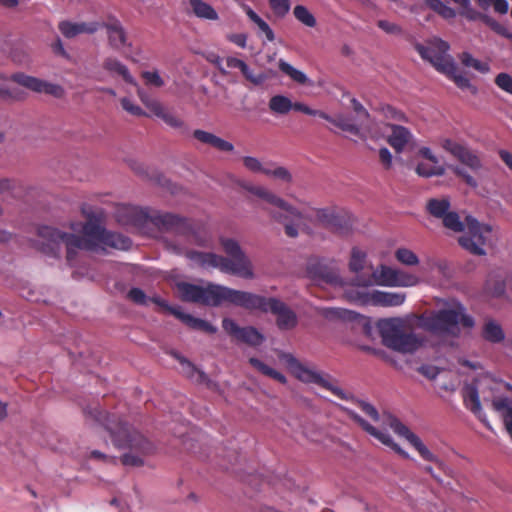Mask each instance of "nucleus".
Segmentation results:
<instances>
[{"mask_svg":"<svg viewBox=\"0 0 512 512\" xmlns=\"http://www.w3.org/2000/svg\"><path fill=\"white\" fill-rule=\"evenodd\" d=\"M439 145L447 152H449L451 155H453L455 158L459 156L461 151L464 149V145L453 141L449 138H441L439 139Z\"/></svg>","mask_w":512,"mask_h":512,"instance_id":"52","label":"nucleus"},{"mask_svg":"<svg viewBox=\"0 0 512 512\" xmlns=\"http://www.w3.org/2000/svg\"><path fill=\"white\" fill-rule=\"evenodd\" d=\"M427 210L428 212L436 217V218H443L449 211L450 208V202L448 199H430L427 202Z\"/></svg>","mask_w":512,"mask_h":512,"instance_id":"38","label":"nucleus"},{"mask_svg":"<svg viewBox=\"0 0 512 512\" xmlns=\"http://www.w3.org/2000/svg\"><path fill=\"white\" fill-rule=\"evenodd\" d=\"M465 230L466 234L459 238V244L472 254L484 255V246L491 234L490 226L480 224L475 218L467 216Z\"/></svg>","mask_w":512,"mask_h":512,"instance_id":"9","label":"nucleus"},{"mask_svg":"<svg viewBox=\"0 0 512 512\" xmlns=\"http://www.w3.org/2000/svg\"><path fill=\"white\" fill-rule=\"evenodd\" d=\"M377 25L380 29H382L387 34L391 35H399L402 33V29L399 25L389 22L387 20H379Z\"/></svg>","mask_w":512,"mask_h":512,"instance_id":"61","label":"nucleus"},{"mask_svg":"<svg viewBox=\"0 0 512 512\" xmlns=\"http://www.w3.org/2000/svg\"><path fill=\"white\" fill-rule=\"evenodd\" d=\"M181 364V373L190 379L191 381L198 383V384H205L208 387H214L215 384L210 381L207 377V375L199 370L197 367H195L189 360H187L185 357L179 355L178 353L174 352L172 354Z\"/></svg>","mask_w":512,"mask_h":512,"instance_id":"22","label":"nucleus"},{"mask_svg":"<svg viewBox=\"0 0 512 512\" xmlns=\"http://www.w3.org/2000/svg\"><path fill=\"white\" fill-rule=\"evenodd\" d=\"M72 227H81V235H66V250L70 246L80 249L99 252L107 248L127 250L131 246V240L119 233L107 231L96 222L88 221L85 224H71Z\"/></svg>","mask_w":512,"mask_h":512,"instance_id":"5","label":"nucleus"},{"mask_svg":"<svg viewBox=\"0 0 512 512\" xmlns=\"http://www.w3.org/2000/svg\"><path fill=\"white\" fill-rule=\"evenodd\" d=\"M177 290L180 298L186 302L206 306H219L223 302H229L248 310L271 312L276 316V325L280 330H292L298 323L296 313L286 303L275 297L267 298L213 283L201 286L180 282L177 283Z\"/></svg>","mask_w":512,"mask_h":512,"instance_id":"1","label":"nucleus"},{"mask_svg":"<svg viewBox=\"0 0 512 512\" xmlns=\"http://www.w3.org/2000/svg\"><path fill=\"white\" fill-rule=\"evenodd\" d=\"M456 159L473 171H478L482 168V163L479 157L466 146Z\"/></svg>","mask_w":512,"mask_h":512,"instance_id":"44","label":"nucleus"},{"mask_svg":"<svg viewBox=\"0 0 512 512\" xmlns=\"http://www.w3.org/2000/svg\"><path fill=\"white\" fill-rule=\"evenodd\" d=\"M463 397L465 406L474 413L486 427L491 429L490 424L486 420V415L483 413L477 388L473 385L465 387Z\"/></svg>","mask_w":512,"mask_h":512,"instance_id":"25","label":"nucleus"},{"mask_svg":"<svg viewBox=\"0 0 512 512\" xmlns=\"http://www.w3.org/2000/svg\"><path fill=\"white\" fill-rule=\"evenodd\" d=\"M100 28L98 22H67L66 38H74L82 34H93Z\"/></svg>","mask_w":512,"mask_h":512,"instance_id":"31","label":"nucleus"},{"mask_svg":"<svg viewBox=\"0 0 512 512\" xmlns=\"http://www.w3.org/2000/svg\"><path fill=\"white\" fill-rule=\"evenodd\" d=\"M10 79L36 93H44L53 97H61L64 90L62 86L27 75L23 72H17L11 75Z\"/></svg>","mask_w":512,"mask_h":512,"instance_id":"16","label":"nucleus"},{"mask_svg":"<svg viewBox=\"0 0 512 512\" xmlns=\"http://www.w3.org/2000/svg\"><path fill=\"white\" fill-rule=\"evenodd\" d=\"M427 265L430 270H435L442 276L448 274L449 267L446 261L431 258L427 260Z\"/></svg>","mask_w":512,"mask_h":512,"instance_id":"58","label":"nucleus"},{"mask_svg":"<svg viewBox=\"0 0 512 512\" xmlns=\"http://www.w3.org/2000/svg\"><path fill=\"white\" fill-rule=\"evenodd\" d=\"M387 424L396 434L405 438L424 460L433 462L440 468L445 469L444 462L432 453L423 441L397 417L388 415Z\"/></svg>","mask_w":512,"mask_h":512,"instance_id":"10","label":"nucleus"},{"mask_svg":"<svg viewBox=\"0 0 512 512\" xmlns=\"http://www.w3.org/2000/svg\"><path fill=\"white\" fill-rule=\"evenodd\" d=\"M292 374L303 383H314L320 387L329 390L335 396L344 400H353L358 407L374 422L380 420V414L371 403L355 399L352 395L346 393L336 382L327 374L317 370L314 366L306 365L298 361L293 355L285 354L283 356Z\"/></svg>","mask_w":512,"mask_h":512,"instance_id":"4","label":"nucleus"},{"mask_svg":"<svg viewBox=\"0 0 512 512\" xmlns=\"http://www.w3.org/2000/svg\"><path fill=\"white\" fill-rule=\"evenodd\" d=\"M268 107L274 114L285 115L292 110V101L289 97L278 94L270 98Z\"/></svg>","mask_w":512,"mask_h":512,"instance_id":"34","label":"nucleus"},{"mask_svg":"<svg viewBox=\"0 0 512 512\" xmlns=\"http://www.w3.org/2000/svg\"><path fill=\"white\" fill-rule=\"evenodd\" d=\"M172 315L177 317L179 320H181L184 324H186L188 327L195 329V330H201L207 333H215L216 328L212 326L209 322L202 320L200 318H195L194 316L184 313L179 310H173Z\"/></svg>","mask_w":512,"mask_h":512,"instance_id":"30","label":"nucleus"},{"mask_svg":"<svg viewBox=\"0 0 512 512\" xmlns=\"http://www.w3.org/2000/svg\"><path fill=\"white\" fill-rule=\"evenodd\" d=\"M442 220L443 225L454 232H462L466 229V222H461L460 217L456 212H448Z\"/></svg>","mask_w":512,"mask_h":512,"instance_id":"48","label":"nucleus"},{"mask_svg":"<svg viewBox=\"0 0 512 512\" xmlns=\"http://www.w3.org/2000/svg\"><path fill=\"white\" fill-rule=\"evenodd\" d=\"M153 114L162 119L165 122V124H167L173 129L180 130L182 133L188 131V127L184 120H182L180 117L167 110L162 103L159 105V107L155 110Z\"/></svg>","mask_w":512,"mask_h":512,"instance_id":"32","label":"nucleus"},{"mask_svg":"<svg viewBox=\"0 0 512 512\" xmlns=\"http://www.w3.org/2000/svg\"><path fill=\"white\" fill-rule=\"evenodd\" d=\"M122 108L129 114L136 116V117H142L146 116V112L136 103H134L130 98L123 97L120 100Z\"/></svg>","mask_w":512,"mask_h":512,"instance_id":"53","label":"nucleus"},{"mask_svg":"<svg viewBox=\"0 0 512 512\" xmlns=\"http://www.w3.org/2000/svg\"><path fill=\"white\" fill-rule=\"evenodd\" d=\"M445 76L450 78L454 81V83L457 85L460 89H467L469 90L473 95H476L478 93V89L475 85H473L470 80L464 76L461 73H457V66L455 64V61L453 62V71L452 73H443Z\"/></svg>","mask_w":512,"mask_h":512,"instance_id":"37","label":"nucleus"},{"mask_svg":"<svg viewBox=\"0 0 512 512\" xmlns=\"http://www.w3.org/2000/svg\"><path fill=\"white\" fill-rule=\"evenodd\" d=\"M378 328L385 346L401 353H413L423 345V339L410 332L401 318L382 319Z\"/></svg>","mask_w":512,"mask_h":512,"instance_id":"7","label":"nucleus"},{"mask_svg":"<svg viewBox=\"0 0 512 512\" xmlns=\"http://www.w3.org/2000/svg\"><path fill=\"white\" fill-rule=\"evenodd\" d=\"M116 218L123 225L137 224L148 218V211L134 205L123 204L118 206Z\"/></svg>","mask_w":512,"mask_h":512,"instance_id":"21","label":"nucleus"},{"mask_svg":"<svg viewBox=\"0 0 512 512\" xmlns=\"http://www.w3.org/2000/svg\"><path fill=\"white\" fill-rule=\"evenodd\" d=\"M128 298L136 304L149 305V297L139 288H132L128 293Z\"/></svg>","mask_w":512,"mask_h":512,"instance_id":"59","label":"nucleus"},{"mask_svg":"<svg viewBox=\"0 0 512 512\" xmlns=\"http://www.w3.org/2000/svg\"><path fill=\"white\" fill-rule=\"evenodd\" d=\"M242 162L244 167L252 173H261L284 184H290L293 181L292 173L286 167L276 163L262 162L252 156L243 157Z\"/></svg>","mask_w":512,"mask_h":512,"instance_id":"12","label":"nucleus"},{"mask_svg":"<svg viewBox=\"0 0 512 512\" xmlns=\"http://www.w3.org/2000/svg\"><path fill=\"white\" fill-rule=\"evenodd\" d=\"M237 340L245 342L252 346H258L264 341L263 335L254 327L242 328Z\"/></svg>","mask_w":512,"mask_h":512,"instance_id":"40","label":"nucleus"},{"mask_svg":"<svg viewBox=\"0 0 512 512\" xmlns=\"http://www.w3.org/2000/svg\"><path fill=\"white\" fill-rule=\"evenodd\" d=\"M110 46L115 50H122L128 44L127 33L118 20L105 25Z\"/></svg>","mask_w":512,"mask_h":512,"instance_id":"24","label":"nucleus"},{"mask_svg":"<svg viewBox=\"0 0 512 512\" xmlns=\"http://www.w3.org/2000/svg\"><path fill=\"white\" fill-rule=\"evenodd\" d=\"M142 78L145 80L146 85L161 88L165 85V81L161 77L158 71H143L141 73Z\"/></svg>","mask_w":512,"mask_h":512,"instance_id":"51","label":"nucleus"},{"mask_svg":"<svg viewBox=\"0 0 512 512\" xmlns=\"http://www.w3.org/2000/svg\"><path fill=\"white\" fill-rule=\"evenodd\" d=\"M349 298L362 305H375L383 307L399 306L405 301V294L399 292L373 291L371 293H357Z\"/></svg>","mask_w":512,"mask_h":512,"instance_id":"15","label":"nucleus"},{"mask_svg":"<svg viewBox=\"0 0 512 512\" xmlns=\"http://www.w3.org/2000/svg\"><path fill=\"white\" fill-rule=\"evenodd\" d=\"M343 411L346 415L357 423L365 432L379 440L382 444L392 448L396 453L409 458V454L405 452L397 443L394 442L393 438L387 432L376 429L374 426L369 424L365 419L358 415L355 411L343 407Z\"/></svg>","mask_w":512,"mask_h":512,"instance_id":"17","label":"nucleus"},{"mask_svg":"<svg viewBox=\"0 0 512 512\" xmlns=\"http://www.w3.org/2000/svg\"><path fill=\"white\" fill-rule=\"evenodd\" d=\"M316 216L320 222L328 227L334 228L336 226L337 218L326 210H319Z\"/></svg>","mask_w":512,"mask_h":512,"instance_id":"63","label":"nucleus"},{"mask_svg":"<svg viewBox=\"0 0 512 512\" xmlns=\"http://www.w3.org/2000/svg\"><path fill=\"white\" fill-rule=\"evenodd\" d=\"M386 126L390 130L387 136L388 144L396 152L401 153L412 142L413 134L408 128L398 124L388 123Z\"/></svg>","mask_w":512,"mask_h":512,"instance_id":"20","label":"nucleus"},{"mask_svg":"<svg viewBox=\"0 0 512 512\" xmlns=\"http://www.w3.org/2000/svg\"><path fill=\"white\" fill-rule=\"evenodd\" d=\"M460 60L464 66H466L468 68H473L480 73L486 74L490 71V66L487 62H482V61L474 58L468 52H463L460 55Z\"/></svg>","mask_w":512,"mask_h":512,"instance_id":"45","label":"nucleus"},{"mask_svg":"<svg viewBox=\"0 0 512 512\" xmlns=\"http://www.w3.org/2000/svg\"><path fill=\"white\" fill-rule=\"evenodd\" d=\"M249 362H250V364L254 368H256L262 374H264V375H266L268 377H271V378L277 380L278 382H280L282 384H285L287 382V378L282 373H280L277 370L269 367L268 365H266L265 363H263L259 359H257V358H250Z\"/></svg>","mask_w":512,"mask_h":512,"instance_id":"39","label":"nucleus"},{"mask_svg":"<svg viewBox=\"0 0 512 512\" xmlns=\"http://www.w3.org/2000/svg\"><path fill=\"white\" fill-rule=\"evenodd\" d=\"M421 282L420 278L406 271L395 269L392 287H413Z\"/></svg>","mask_w":512,"mask_h":512,"instance_id":"35","label":"nucleus"},{"mask_svg":"<svg viewBox=\"0 0 512 512\" xmlns=\"http://www.w3.org/2000/svg\"><path fill=\"white\" fill-rule=\"evenodd\" d=\"M383 115L387 119L395 120V121H407L406 116L401 112L396 110L392 106H386L382 109Z\"/></svg>","mask_w":512,"mask_h":512,"instance_id":"64","label":"nucleus"},{"mask_svg":"<svg viewBox=\"0 0 512 512\" xmlns=\"http://www.w3.org/2000/svg\"><path fill=\"white\" fill-rule=\"evenodd\" d=\"M185 256L190 261V265L201 269H219L223 273H243L244 267H233L229 265L226 258L212 252H201L196 250H188Z\"/></svg>","mask_w":512,"mask_h":512,"instance_id":"11","label":"nucleus"},{"mask_svg":"<svg viewBox=\"0 0 512 512\" xmlns=\"http://www.w3.org/2000/svg\"><path fill=\"white\" fill-rule=\"evenodd\" d=\"M373 267L367 262L366 253L358 248H353L351 251V258L349 261V268L355 273L354 284L358 286V278L360 276L367 277Z\"/></svg>","mask_w":512,"mask_h":512,"instance_id":"23","label":"nucleus"},{"mask_svg":"<svg viewBox=\"0 0 512 512\" xmlns=\"http://www.w3.org/2000/svg\"><path fill=\"white\" fill-rule=\"evenodd\" d=\"M243 188L271 206L266 209L267 213L271 219L283 226L288 237L296 238L300 233H309L308 215L305 211L294 207L264 186L248 184Z\"/></svg>","mask_w":512,"mask_h":512,"instance_id":"3","label":"nucleus"},{"mask_svg":"<svg viewBox=\"0 0 512 512\" xmlns=\"http://www.w3.org/2000/svg\"><path fill=\"white\" fill-rule=\"evenodd\" d=\"M416 173L425 178H429L432 176H443L445 174V168L442 165L438 164H426L419 163L415 169Z\"/></svg>","mask_w":512,"mask_h":512,"instance_id":"46","label":"nucleus"},{"mask_svg":"<svg viewBox=\"0 0 512 512\" xmlns=\"http://www.w3.org/2000/svg\"><path fill=\"white\" fill-rule=\"evenodd\" d=\"M154 225L161 229L170 230L176 229L183 225L181 218L170 213L153 212L148 213V218Z\"/></svg>","mask_w":512,"mask_h":512,"instance_id":"29","label":"nucleus"},{"mask_svg":"<svg viewBox=\"0 0 512 512\" xmlns=\"http://www.w3.org/2000/svg\"><path fill=\"white\" fill-rule=\"evenodd\" d=\"M478 18L483 19V21L499 35L506 37L507 34L509 33L507 28H505L503 25H501L500 23H498L496 20L492 19L489 16L480 14Z\"/></svg>","mask_w":512,"mask_h":512,"instance_id":"60","label":"nucleus"},{"mask_svg":"<svg viewBox=\"0 0 512 512\" xmlns=\"http://www.w3.org/2000/svg\"><path fill=\"white\" fill-rule=\"evenodd\" d=\"M415 50L421 58L428 61L440 73H452L453 57L448 53L449 44L437 37L430 38L424 43H416Z\"/></svg>","mask_w":512,"mask_h":512,"instance_id":"8","label":"nucleus"},{"mask_svg":"<svg viewBox=\"0 0 512 512\" xmlns=\"http://www.w3.org/2000/svg\"><path fill=\"white\" fill-rule=\"evenodd\" d=\"M273 12L279 16L284 17L290 10V0H268Z\"/></svg>","mask_w":512,"mask_h":512,"instance_id":"55","label":"nucleus"},{"mask_svg":"<svg viewBox=\"0 0 512 512\" xmlns=\"http://www.w3.org/2000/svg\"><path fill=\"white\" fill-rule=\"evenodd\" d=\"M84 412L87 421L100 424L110 433L116 446L120 448L128 447L138 453L129 452L124 454L122 457L124 465L140 466L143 464L142 456L153 451V445L140 433L130 429L125 423L116 420L114 417H110L98 404L88 406Z\"/></svg>","mask_w":512,"mask_h":512,"instance_id":"2","label":"nucleus"},{"mask_svg":"<svg viewBox=\"0 0 512 512\" xmlns=\"http://www.w3.org/2000/svg\"><path fill=\"white\" fill-rule=\"evenodd\" d=\"M137 87V95L141 102L148 108L152 113L155 112V110L159 107L161 104L160 101L157 99L151 98L147 92H145L141 87L138 86V84L135 86Z\"/></svg>","mask_w":512,"mask_h":512,"instance_id":"54","label":"nucleus"},{"mask_svg":"<svg viewBox=\"0 0 512 512\" xmlns=\"http://www.w3.org/2000/svg\"><path fill=\"white\" fill-rule=\"evenodd\" d=\"M0 98L6 101H21L25 99V93L17 88L7 85V77L0 75Z\"/></svg>","mask_w":512,"mask_h":512,"instance_id":"36","label":"nucleus"},{"mask_svg":"<svg viewBox=\"0 0 512 512\" xmlns=\"http://www.w3.org/2000/svg\"><path fill=\"white\" fill-rule=\"evenodd\" d=\"M293 15L297 21L307 27L313 28L317 24L315 16L304 5H296L293 9Z\"/></svg>","mask_w":512,"mask_h":512,"instance_id":"43","label":"nucleus"},{"mask_svg":"<svg viewBox=\"0 0 512 512\" xmlns=\"http://www.w3.org/2000/svg\"><path fill=\"white\" fill-rule=\"evenodd\" d=\"M451 170L454 174L461 177L465 183L473 188H476L478 186L477 181L469 175L462 167L460 166H451Z\"/></svg>","mask_w":512,"mask_h":512,"instance_id":"62","label":"nucleus"},{"mask_svg":"<svg viewBox=\"0 0 512 512\" xmlns=\"http://www.w3.org/2000/svg\"><path fill=\"white\" fill-rule=\"evenodd\" d=\"M11 58L12 60L20 65H26L29 64L31 61L30 52L28 48L22 44L16 45L11 50Z\"/></svg>","mask_w":512,"mask_h":512,"instance_id":"49","label":"nucleus"},{"mask_svg":"<svg viewBox=\"0 0 512 512\" xmlns=\"http://www.w3.org/2000/svg\"><path fill=\"white\" fill-rule=\"evenodd\" d=\"M452 1L462 8V11L460 12V14L465 16L469 20H475L480 16V14L472 8L470 0H452Z\"/></svg>","mask_w":512,"mask_h":512,"instance_id":"56","label":"nucleus"},{"mask_svg":"<svg viewBox=\"0 0 512 512\" xmlns=\"http://www.w3.org/2000/svg\"><path fill=\"white\" fill-rule=\"evenodd\" d=\"M371 272L367 277L360 276L358 278V286L359 287H370L374 285L379 286H389L392 287L395 268L380 265L377 268L370 267Z\"/></svg>","mask_w":512,"mask_h":512,"instance_id":"19","label":"nucleus"},{"mask_svg":"<svg viewBox=\"0 0 512 512\" xmlns=\"http://www.w3.org/2000/svg\"><path fill=\"white\" fill-rule=\"evenodd\" d=\"M193 137L203 143L210 145L220 151L224 152H232L234 150V146L232 143L216 136L211 132H207L205 130L196 129L193 131Z\"/></svg>","mask_w":512,"mask_h":512,"instance_id":"26","label":"nucleus"},{"mask_svg":"<svg viewBox=\"0 0 512 512\" xmlns=\"http://www.w3.org/2000/svg\"><path fill=\"white\" fill-rule=\"evenodd\" d=\"M495 84L503 91L512 94V77L507 73H499L495 78Z\"/></svg>","mask_w":512,"mask_h":512,"instance_id":"57","label":"nucleus"},{"mask_svg":"<svg viewBox=\"0 0 512 512\" xmlns=\"http://www.w3.org/2000/svg\"><path fill=\"white\" fill-rule=\"evenodd\" d=\"M351 103H352V108L356 112V114L358 116V120H359V125L356 124V126L359 127L361 135H362V136H359V137L364 139L366 137V135L364 134V132L362 130L364 128H368V122L370 120V114L365 109V107L357 99L353 98L351 100ZM353 124L355 125V123H353Z\"/></svg>","mask_w":512,"mask_h":512,"instance_id":"41","label":"nucleus"},{"mask_svg":"<svg viewBox=\"0 0 512 512\" xmlns=\"http://www.w3.org/2000/svg\"><path fill=\"white\" fill-rule=\"evenodd\" d=\"M103 68L108 71L112 76H121L123 80L129 84H132L134 86L137 85L136 80L134 77L130 74L129 69L126 65H124L122 62H120L116 58H106L103 61L102 64Z\"/></svg>","mask_w":512,"mask_h":512,"instance_id":"28","label":"nucleus"},{"mask_svg":"<svg viewBox=\"0 0 512 512\" xmlns=\"http://www.w3.org/2000/svg\"><path fill=\"white\" fill-rule=\"evenodd\" d=\"M395 258L406 266H416L419 264L418 256L408 248H398L395 251Z\"/></svg>","mask_w":512,"mask_h":512,"instance_id":"47","label":"nucleus"},{"mask_svg":"<svg viewBox=\"0 0 512 512\" xmlns=\"http://www.w3.org/2000/svg\"><path fill=\"white\" fill-rule=\"evenodd\" d=\"M37 235L39 237L35 244L37 249L50 258H59L64 233L54 226L40 225Z\"/></svg>","mask_w":512,"mask_h":512,"instance_id":"14","label":"nucleus"},{"mask_svg":"<svg viewBox=\"0 0 512 512\" xmlns=\"http://www.w3.org/2000/svg\"><path fill=\"white\" fill-rule=\"evenodd\" d=\"M188 5V13L193 14L199 19L208 21H217L219 19L217 11L203 0H188Z\"/></svg>","mask_w":512,"mask_h":512,"instance_id":"27","label":"nucleus"},{"mask_svg":"<svg viewBox=\"0 0 512 512\" xmlns=\"http://www.w3.org/2000/svg\"><path fill=\"white\" fill-rule=\"evenodd\" d=\"M245 79L255 86L262 85L267 79V75L263 72L255 73L247 64L241 70Z\"/></svg>","mask_w":512,"mask_h":512,"instance_id":"50","label":"nucleus"},{"mask_svg":"<svg viewBox=\"0 0 512 512\" xmlns=\"http://www.w3.org/2000/svg\"><path fill=\"white\" fill-rule=\"evenodd\" d=\"M460 324L472 327L474 321L463 313V309H444L419 318V326L442 339L448 345L454 344L459 336Z\"/></svg>","mask_w":512,"mask_h":512,"instance_id":"6","label":"nucleus"},{"mask_svg":"<svg viewBox=\"0 0 512 512\" xmlns=\"http://www.w3.org/2000/svg\"><path fill=\"white\" fill-rule=\"evenodd\" d=\"M220 244L224 250V252L229 256L225 257L226 261L229 262V265L236 268L244 267L245 272L243 273H231L232 275L239 276L244 279H252L254 278V269L252 262L245 255V253L240 248L238 242L231 238L222 237L220 239Z\"/></svg>","mask_w":512,"mask_h":512,"instance_id":"13","label":"nucleus"},{"mask_svg":"<svg viewBox=\"0 0 512 512\" xmlns=\"http://www.w3.org/2000/svg\"><path fill=\"white\" fill-rule=\"evenodd\" d=\"M278 67L281 72L290 77L291 80H293L294 82L301 85H313V82L307 77V75L304 72L296 69L285 60L280 59L278 62Z\"/></svg>","mask_w":512,"mask_h":512,"instance_id":"33","label":"nucleus"},{"mask_svg":"<svg viewBox=\"0 0 512 512\" xmlns=\"http://www.w3.org/2000/svg\"><path fill=\"white\" fill-rule=\"evenodd\" d=\"M483 337L491 342H500L504 339V332L498 323L489 320L484 325Z\"/></svg>","mask_w":512,"mask_h":512,"instance_id":"42","label":"nucleus"},{"mask_svg":"<svg viewBox=\"0 0 512 512\" xmlns=\"http://www.w3.org/2000/svg\"><path fill=\"white\" fill-rule=\"evenodd\" d=\"M292 110L300 111V112H303V113H305L307 115H311V116H319V117L333 123L335 126H337L338 128H340L344 131H347L355 136H362L359 127L352 124V122L349 119H347L346 117H344L343 115H339L335 119H332L325 112L320 111V110L311 109L310 107H308L307 105H305L301 102H296V103L292 102Z\"/></svg>","mask_w":512,"mask_h":512,"instance_id":"18","label":"nucleus"}]
</instances>
